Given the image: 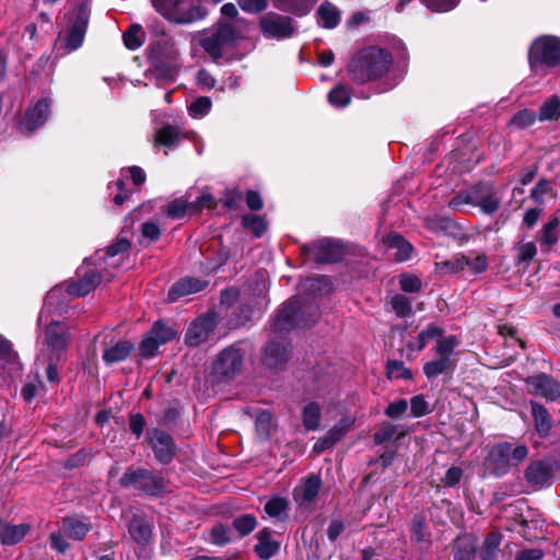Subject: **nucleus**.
I'll return each instance as SVG.
<instances>
[{"mask_svg":"<svg viewBox=\"0 0 560 560\" xmlns=\"http://www.w3.org/2000/svg\"><path fill=\"white\" fill-rule=\"evenodd\" d=\"M78 281L67 284L66 289L62 285L51 289L45 299L44 308L39 314L38 323L43 324L47 320L46 313L60 308L63 302L59 299L65 294L69 296H83L93 291L103 279H110L114 273L107 270L94 257L84 259L82 266L77 271Z\"/></svg>","mask_w":560,"mask_h":560,"instance_id":"obj_1","label":"nucleus"},{"mask_svg":"<svg viewBox=\"0 0 560 560\" xmlns=\"http://www.w3.org/2000/svg\"><path fill=\"white\" fill-rule=\"evenodd\" d=\"M392 63V56L384 49L369 47L352 58L349 65L351 79L364 83L384 74Z\"/></svg>","mask_w":560,"mask_h":560,"instance_id":"obj_2","label":"nucleus"},{"mask_svg":"<svg viewBox=\"0 0 560 560\" xmlns=\"http://www.w3.org/2000/svg\"><path fill=\"white\" fill-rule=\"evenodd\" d=\"M318 317L317 306L302 304L300 298L290 299L278 312L273 330L282 332L292 328H306Z\"/></svg>","mask_w":560,"mask_h":560,"instance_id":"obj_3","label":"nucleus"},{"mask_svg":"<svg viewBox=\"0 0 560 560\" xmlns=\"http://www.w3.org/2000/svg\"><path fill=\"white\" fill-rule=\"evenodd\" d=\"M528 60L536 75H545L547 68L560 63V38L553 36L537 38L529 48Z\"/></svg>","mask_w":560,"mask_h":560,"instance_id":"obj_4","label":"nucleus"},{"mask_svg":"<svg viewBox=\"0 0 560 560\" xmlns=\"http://www.w3.org/2000/svg\"><path fill=\"white\" fill-rule=\"evenodd\" d=\"M459 345L460 340L453 335L439 339L433 349L435 358L423 365L424 375L428 378H434L441 374L454 371L457 364L454 354Z\"/></svg>","mask_w":560,"mask_h":560,"instance_id":"obj_5","label":"nucleus"},{"mask_svg":"<svg viewBox=\"0 0 560 560\" xmlns=\"http://www.w3.org/2000/svg\"><path fill=\"white\" fill-rule=\"evenodd\" d=\"M154 9L171 22L190 24L206 16V11L187 0H151Z\"/></svg>","mask_w":560,"mask_h":560,"instance_id":"obj_6","label":"nucleus"},{"mask_svg":"<svg viewBox=\"0 0 560 560\" xmlns=\"http://www.w3.org/2000/svg\"><path fill=\"white\" fill-rule=\"evenodd\" d=\"M242 36L238 25L219 22L213 33L201 39L202 48L214 59L223 56L225 49L232 47Z\"/></svg>","mask_w":560,"mask_h":560,"instance_id":"obj_7","label":"nucleus"},{"mask_svg":"<svg viewBox=\"0 0 560 560\" xmlns=\"http://www.w3.org/2000/svg\"><path fill=\"white\" fill-rule=\"evenodd\" d=\"M244 352L237 346L223 349L213 361L212 374L218 381H229L235 377L243 368Z\"/></svg>","mask_w":560,"mask_h":560,"instance_id":"obj_8","label":"nucleus"},{"mask_svg":"<svg viewBox=\"0 0 560 560\" xmlns=\"http://www.w3.org/2000/svg\"><path fill=\"white\" fill-rule=\"evenodd\" d=\"M119 482L122 487H135L150 495L159 494L164 490L163 479L144 469L126 471Z\"/></svg>","mask_w":560,"mask_h":560,"instance_id":"obj_9","label":"nucleus"},{"mask_svg":"<svg viewBox=\"0 0 560 560\" xmlns=\"http://www.w3.org/2000/svg\"><path fill=\"white\" fill-rule=\"evenodd\" d=\"M176 337V330L171 326L156 323L145 335L139 347V354L142 358H152L155 355L160 346L173 340Z\"/></svg>","mask_w":560,"mask_h":560,"instance_id":"obj_10","label":"nucleus"},{"mask_svg":"<svg viewBox=\"0 0 560 560\" xmlns=\"http://www.w3.org/2000/svg\"><path fill=\"white\" fill-rule=\"evenodd\" d=\"M70 28L67 35L66 44L70 50L78 49L85 36L89 12L86 8L79 7L69 13Z\"/></svg>","mask_w":560,"mask_h":560,"instance_id":"obj_11","label":"nucleus"},{"mask_svg":"<svg viewBox=\"0 0 560 560\" xmlns=\"http://www.w3.org/2000/svg\"><path fill=\"white\" fill-rule=\"evenodd\" d=\"M260 28L265 37L282 39L290 37L294 28L291 19L276 13H268L260 19Z\"/></svg>","mask_w":560,"mask_h":560,"instance_id":"obj_12","label":"nucleus"},{"mask_svg":"<svg viewBox=\"0 0 560 560\" xmlns=\"http://www.w3.org/2000/svg\"><path fill=\"white\" fill-rule=\"evenodd\" d=\"M50 106L51 101L49 98H42L30 107L20 124L22 132L30 133L43 126L50 115Z\"/></svg>","mask_w":560,"mask_h":560,"instance_id":"obj_13","label":"nucleus"},{"mask_svg":"<svg viewBox=\"0 0 560 560\" xmlns=\"http://www.w3.org/2000/svg\"><path fill=\"white\" fill-rule=\"evenodd\" d=\"M69 340L70 334L65 324L52 320L47 325L45 329V343L57 359L67 348Z\"/></svg>","mask_w":560,"mask_h":560,"instance_id":"obj_14","label":"nucleus"},{"mask_svg":"<svg viewBox=\"0 0 560 560\" xmlns=\"http://www.w3.org/2000/svg\"><path fill=\"white\" fill-rule=\"evenodd\" d=\"M130 247L129 241L124 236H118L117 240L107 247L106 252L97 250L94 255L107 270L110 268L116 269L119 267L124 255Z\"/></svg>","mask_w":560,"mask_h":560,"instance_id":"obj_15","label":"nucleus"},{"mask_svg":"<svg viewBox=\"0 0 560 560\" xmlns=\"http://www.w3.org/2000/svg\"><path fill=\"white\" fill-rule=\"evenodd\" d=\"M476 207L485 214H493L501 205V196L498 189L489 183L476 185Z\"/></svg>","mask_w":560,"mask_h":560,"instance_id":"obj_16","label":"nucleus"},{"mask_svg":"<svg viewBox=\"0 0 560 560\" xmlns=\"http://www.w3.org/2000/svg\"><path fill=\"white\" fill-rule=\"evenodd\" d=\"M149 436L156 459L163 464L171 463L175 455V444L172 436L156 429L150 431Z\"/></svg>","mask_w":560,"mask_h":560,"instance_id":"obj_17","label":"nucleus"},{"mask_svg":"<svg viewBox=\"0 0 560 560\" xmlns=\"http://www.w3.org/2000/svg\"><path fill=\"white\" fill-rule=\"evenodd\" d=\"M214 327L215 318L213 315L198 317L187 330L186 343L190 347L203 343L214 330Z\"/></svg>","mask_w":560,"mask_h":560,"instance_id":"obj_18","label":"nucleus"},{"mask_svg":"<svg viewBox=\"0 0 560 560\" xmlns=\"http://www.w3.org/2000/svg\"><path fill=\"white\" fill-rule=\"evenodd\" d=\"M527 384L532 387V393L549 400H556L560 397V384L547 374H538L527 378Z\"/></svg>","mask_w":560,"mask_h":560,"instance_id":"obj_19","label":"nucleus"},{"mask_svg":"<svg viewBox=\"0 0 560 560\" xmlns=\"http://www.w3.org/2000/svg\"><path fill=\"white\" fill-rule=\"evenodd\" d=\"M509 450L510 443L503 442L494 445L489 452L488 460L497 476H502L514 466Z\"/></svg>","mask_w":560,"mask_h":560,"instance_id":"obj_20","label":"nucleus"},{"mask_svg":"<svg viewBox=\"0 0 560 560\" xmlns=\"http://www.w3.org/2000/svg\"><path fill=\"white\" fill-rule=\"evenodd\" d=\"M322 481L316 475L308 476L301 485L293 490V498L301 506H307L316 499Z\"/></svg>","mask_w":560,"mask_h":560,"instance_id":"obj_21","label":"nucleus"},{"mask_svg":"<svg viewBox=\"0 0 560 560\" xmlns=\"http://www.w3.org/2000/svg\"><path fill=\"white\" fill-rule=\"evenodd\" d=\"M536 238L540 243L541 252L549 253L560 240L559 218L552 217L547 223H545Z\"/></svg>","mask_w":560,"mask_h":560,"instance_id":"obj_22","label":"nucleus"},{"mask_svg":"<svg viewBox=\"0 0 560 560\" xmlns=\"http://www.w3.org/2000/svg\"><path fill=\"white\" fill-rule=\"evenodd\" d=\"M208 282L196 278L186 277L175 282L168 292V300L174 302L179 298L198 293L207 287Z\"/></svg>","mask_w":560,"mask_h":560,"instance_id":"obj_23","label":"nucleus"},{"mask_svg":"<svg viewBox=\"0 0 560 560\" xmlns=\"http://www.w3.org/2000/svg\"><path fill=\"white\" fill-rule=\"evenodd\" d=\"M315 258L322 262H336L343 257V247L339 242L324 240L316 244Z\"/></svg>","mask_w":560,"mask_h":560,"instance_id":"obj_24","label":"nucleus"},{"mask_svg":"<svg viewBox=\"0 0 560 560\" xmlns=\"http://www.w3.org/2000/svg\"><path fill=\"white\" fill-rule=\"evenodd\" d=\"M279 549L280 544L271 538V532L269 528H262L258 532L255 552L260 559H270L279 551Z\"/></svg>","mask_w":560,"mask_h":560,"instance_id":"obj_25","label":"nucleus"},{"mask_svg":"<svg viewBox=\"0 0 560 560\" xmlns=\"http://www.w3.org/2000/svg\"><path fill=\"white\" fill-rule=\"evenodd\" d=\"M28 530L30 526L25 523L14 525L0 521V541L2 545H15L25 537Z\"/></svg>","mask_w":560,"mask_h":560,"instance_id":"obj_26","label":"nucleus"},{"mask_svg":"<svg viewBox=\"0 0 560 560\" xmlns=\"http://www.w3.org/2000/svg\"><path fill=\"white\" fill-rule=\"evenodd\" d=\"M289 358V350L285 345L281 342H270L265 348L262 355L264 363L272 369L282 365Z\"/></svg>","mask_w":560,"mask_h":560,"instance_id":"obj_27","label":"nucleus"},{"mask_svg":"<svg viewBox=\"0 0 560 560\" xmlns=\"http://www.w3.org/2000/svg\"><path fill=\"white\" fill-rule=\"evenodd\" d=\"M388 250L393 253L390 256L397 261H405L411 257L412 246L398 234H390L385 238Z\"/></svg>","mask_w":560,"mask_h":560,"instance_id":"obj_28","label":"nucleus"},{"mask_svg":"<svg viewBox=\"0 0 560 560\" xmlns=\"http://www.w3.org/2000/svg\"><path fill=\"white\" fill-rule=\"evenodd\" d=\"M128 530L131 538L139 545H145L151 538V526L140 514L132 516Z\"/></svg>","mask_w":560,"mask_h":560,"instance_id":"obj_29","label":"nucleus"},{"mask_svg":"<svg viewBox=\"0 0 560 560\" xmlns=\"http://www.w3.org/2000/svg\"><path fill=\"white\" fill-rule=\"evenodd\" d=\"M11 373L19 370L18 355L12 350L9 340L0 335V374Z\"/></svg>","mask_w":560,"mask_h":560,"instance_id":"obj_30","label":"nucleus"},{"mask_svg":"<svg viewBox=\"0 0 560 560\" xmlns=\"http://www.w3.org/2000/svg\"><path fill=\"white\" fill-rule=\"evenodd\" d=\"M133 346L127 340H119L113 346L104 349L103 360L106 364H114L124 361L131 352Z\"/></svg>","mask_w":560,"mask_h":560,"instance_id":"obj_31","label":"nucleus"},{"mask_svg":"<svg viewBox=\"0 0 560 560\" xmlns=\"http://www.w3.org/2000/svg\"><path fill=\"white\" fill-rule=\"evenodd\" d=\"M322 407L318 402L311 401L302 410V422L307 431H317L320 427Z\"/></svg>","mask_w":560,"mask_h":560,"instance_id":"obj_32","label":"nucleus"},{"mask_svg":"<svg viewBox=\"0 0 560 560\" xmlns=\"http://www.w3.org/2000/svg\"><path fill=\"white\" fill-rule=\"evenodd\" d=\"M318 24L325 28H334L340 22L339 10L329 2H324L317 10Z\"/></svg>","mask_w":560,"mask_h":560,"instance_id":"obj_33","label":"nucleus"},{"mask_svg":"<svg viewBox=\"0 0 560 560\" xmlns=\"http://www.w3.org/2000/svg\"><path fill=\"white\" fill-rule=\"evenodd\" d=\"M525 477L529 483L542 486L549 480L550 470L542 462H536L527 467Z\"/></svg>","mask_w":560,"mask_h":560,"instance_id":"obj_34","label":"nucleus"},{"mask_svg":"<svg viewBox=\"0 0 560 560\" xmlns=\"http://www.w3.org/2000/svg\"><path fill=\"white\" fill-rule=\"evenodd\" d=\"M532 413L536 430L541 436H546L551 429V420L547 409L538 402H532Z\"/></svg>","mask_w":560,"mask_h":560,"instance_id":"obj_35","label":"nucleus"},{"mask_svg":"<svg viewBox=\"0 0 560 560\" xmlns=\"http://www.w3.org/2000/svg\"><path fill=\"white\" fill-rule=\"evenodd\" d=\"M406 432L401 425L392 423H384L374 433L373 439L376 444H383L385 442L395 441L405 436Z\"/></svg>","mask_w":560,"mask_h":560,"instance_id":"obj_36","label":"nucleus"},{"mask_svg":"<svg viewBox=\"0 0 560 560\" xmlns=\"http://www.w3.org/2000/svg\"><path fill=\"white\" fill-rule=\"evenodd\" d=\"M514 250L516 264L524 268L528 267L537 254V247L534 242H520L515 245Z\"/></svg>","mask_w":560,"mask_h":560,"instance_id":"obj_37","label":"nucleus"},{"mask_svg":"<svg viewBox=\"0 0 560 560\" xmlns=\"http://www.w3.org/2000/svg\"><path fill=\"white\" fill-rule=\"evenodd\" d=\"M91 525L75 518H67L63 521V533L75 540H81L90 532Z\"/></svg>","mask_w":560,"mask_h":560,"instance_id":"obj_38","label":"nucleus"},{"mask_svg":"<svg viewBox=\"0 0 560 560\" xmlns=\"http://www.w3.org/2000/svg\"><path fill=\"white\" fill-rule=\"evenodd\" d=\"M179 139V130L174 126L167 125L155 132L154 145L175 147Z\"/></svg>","mask_w":560,"mask_h":560,"instance_id":"obj_39","label":"nucleus"},{"mask_svg":"<svg viewBox=\"0 0 560 560\" xmlns=\"http://www.w3.org/2000/svg\"><path fill=\"white\" fill-rule=\"evenodd\" d=\"M442 335L443 329L441 327L430 324L419 332L415 342L409 343V348L416 351H421L430 340L441 337Z\"/></svg>","mask_w":560,"mask_h":560,"instance_id":"obj_40","label":"nucleus"},{"mask_svg":"<svg viewBox=\"0 0 560 560\" xmlns=\"http://www.w3.org/2000/svg\"><path fill=\"white\" fill-rule=\"evenodd\" d=\"M500 544V535L498 533H490L486 537L480 550L481 560H497Z\"/></svg>","mask_w":560,"mask_h":560,"instance_id":"obj_41","label":"nucleus"},{"mask_svg":"<svg viewBox=\"0 0 560 560\" xmlns=\"http://www.w3.org/2000/svg\"><path fill=\"white\" fill-rule=\"evenodd\" d=\"M476 185L470 189L458 192L448 201V207L453 211H463L464 206L476 207Z\"/></svg>","mask_w":560,"mask_h":560,"instance_id":"obj_42","label":"nucleus"},{"mask_svg":"<svg viewBox=\"0 0 560 560\" xmlns=\"http://www.w3.org/2000/svg\"><path fill=\"white\" fill-rule=\"evenodd\" d=\"M560 118V97L552 96L545 101L539 108L538 119L540 121Z\"/></svg>","mask_w":560,"mask_h":560,"instance_id":"obj_43","label":"nucleus"},{"mask_svg":"<svg viewBox=\"0 0 560 560\" xmlns=\"http://www.w3.org/2000/svg\"><path fill=\"white\" fill-rule=\"evenodd\" d=\"M488 268V258L485 254L466 255L465 269L470 275H478Z\"/></svg>","mask_w":560,"mask_h":560,"instance_id":"obj_44","label":"nucleus"},{"mask_svg":"<svg viewBox=\"0 0 560 560\" xmlns=\"http://www.w3.org/2000/svg\"><path fill=\"white\" fill-rule=\"evenodd\" d=\"M188 212H195L192 210L191 202L184 198H177L171 201L166 207V213L173 219H180Z\"/></svg>","mask_w":560,"mask_h":560,"instance_id":"obj_45","label":"nucleus"},{"mask_svg":"<svg viewBox=\"0 0 560 560\" xmlns=\"http://www.w3.org/2000/svg\"><path fill=\"white\" fill-rule=\"evenodd\" d=\"M126 47L130 50L138 49L144 43V33L140 25H132L122 35Z\"/></svg>","mask_w":560,"mask_h":560,"instance_id":"obj_46","label":"nucleus"},{"mask_svg":"<svg viewBox=\"0 0 560 560\" xmlns=\"http://www.w3.org/2000/svg\"><path fill=\"white\" fill-rule=\"evenodd\" d=\"M353 424L354 418L345 416L326 433L337 443L349 432Z\"/></svg>","mask_w":560,"mask_h":560,"instance_id":"obj_47","label":"nucleus"},{"mask_svg":"<svg viewBox=\"0 0 560 560\" xmlns=\"http://www.w3.org/2000/svg\"><path fill=\"white\" fill-rule=\"evenodd\" d=\"M256 525L257 520L252 514H244L233 520V527L242 537L250 534Z\"/></svg>","mask_w":560,"mask_h":560,"instance_id":"obj_48","label":"nucleus"},{"mask_svg":"<svg viewBox=\"0 0 560 560\" xmlns=\"http://www.w3.org/2000/svg\"><path fill=\"white\" fill-rule=\"evenodd\" d=\"M211 106L212 102L210 97L200 96L188 106V113L192 118L200 119L210 112Z\"/></svg>","mask_w":560,"mask_h":560,"instance_id":"obj_49","label":"nucleus"},{"mask_svg":"<svg viewBox=\"0 0 560 560\" xmlns=\"http://www.w3.org/2000/svg\"><path fill=\"white\" fill-rule=\"evenodd\" d=\"M288 510V501L280 497L271 498L265 505V511L270 517L282 518Z\"/></svg>","mask_w":560,"mask_h":560,"instance_id":"obj_50","label":"nucleus"},{"mask_svg":"<svg viewBox=\"0 0 560 560\" xmlns=\"http://www.w3.org/2000/svg\"><path fill=\"white\" fill-rule=\"evenodd\" d=\"M351 101L350 92L339 84L328 93V102L334 107H346Z\"/></svg>","mask_w":560,"mask_h":560,"instance_id":"obj_51","label":"nucleus"},{"mask_svg":"<svg viewBox=\"0 0 560 560\" xmlns=\"http://www.w3.org/2000/svg\"><path fill=\"white\" fill-rule=\"evenodd\" d=\"M390 306L398 317H406L412 313L411 301L401 294H395L390 299Z\"/></svg>","mask_w":560,"mask_h":560,"instance_id":"obj_52","label":"nucleus"},{"mask_svg":"<svg viewBox=\"0 0 560 560\" xmlns=\"http://www.w3.org/2000/svg\"><path fill=\"white\" fill-rule=\"evenodd\" d=\"M243 225L252 231L257 237L261 236L267 230V223L258 215L246 214L242 219Z\"/></svg>","mask_w":560,"mask_h":560,"instance_id":"obj_53","label":"nucleus"},{"mask_svg":"<svg viewBox=\"0 0 560 560\" xmlns=\"http://www.w3.org/2000/svg\"><path fill=\"white\" fill-rule=\"evenodd\" d=\"M537 115L530 109H522L517 112L510 120V124L516 128H526L535 124Z\"/></svg>","mask_w":560,"mask_h":560,"instance_id":"obj_54","label":"nucleus"},{"mask_svg":"<svg viewBox=\"0 0 560 560\" xmlns=\"http://www.w3.org/2000/svg\"><path fill=\"white\" fill-rule=\"evenodd\" d=\"M386 373L388 378L409 380L412 376L410 370L405 366L404 362L397 360L388 361Z\"/></svg>","mask_w":560,"mask_h":560,"instance_id":"obj_55","label":"nucleus"},{"mask_svg":"<svg viewBox=\"0 0 560 560\" xmlns=\"http://www.w3.org/2000/svg\"><path fill=\"white\" fill-rule=\"evenodd\" d=\"M466 255H459L451 260L439 264V269L444 273H458L466 271L465 269Z\"/></svg>","mask_w":560,"mask_h":560,"instance_id":"obj_56","label":"nucleus"},{"mask_svg":"<svg viewBox=\"0 0 560 560\" xmlns=\"http://www.w3.org/2000/svg\"><path fill=\"white\" fill-rule=\"evenodd\" d=\"M210 539L212 544L223 546L231 540V529L223 524H217L210 532Z\"/></svg>","mask_w":560,"mask_h":560,"instance_id":"obj_57","label":"nucleus"},{"mask_svg":"<svg viewBox=\"0 0 560 560\" xmlns=\"http://www.w3.org/2000/svg\"><path fill=\"white\" fill-rule=\"evenodd\" d=\"M399 285L404 292L415 293L421 290V281L417 276L402 273L399 276Z\"/></svg>","mask_w":560,"mask_h":560,"instance_id":"obj_58","label":"nucleus"},{"mask_svg":"<svg viewBox=\"0 0 560 560\" xmlns=\"http://www.w3.org/2000/svg\"><path fill=\"white\" fill-rule=\"evenodd\" d=\"M255 425L259 435L268 436L271 427V413L265 410L259 411L256 415Z\"/></svg>","mask_w":560,"mask_h":560,"instance_id":"obj_59","label":"nucleus"},{"mask_svg":"<svg viewBox=\"0 0 560 560\" xmlns=\"http://www.w3.org/2000/svg\"><path fill=\"white\" fill-rule=\"evenodd\" d=\"M422 2L432 11L447 12L457 5L458 0H422Z\"/></svg>","mask_w":560,"mask_h":560,"instance_id":"obj_60","label":"nucleus"},{"mask_svg":"<svg viewBox=\"0 0 560 560\" xmlns=\"http://www.w3.org/2000/svg\"><path fill=\"white\" fill-rule=\"evenodd\" d=\"M408 408V401L406 399H399L388 405L385 410V415L392 419L399 418L402 416Z\"/></svg>","mask_w":560,"mask_h":560,"instance_id":"obj_61","label":"nucleus"},{"mask_svg":"<svg viewBox=\"0 0 560 560\" xmlns=\"http://www.w3.org/2000/svg\"><path fill=\"white\" fill-rule=\"evenodd\" d=\"M463 477V469L456 466H453L447 469L442 479L445 487H455Z\"/></svg>","mask_w":560,"mask_h":560,"instance_id":"obj_62","label":"nucleus"},{"mask_svg":"<svg viewBox=\"0 0 560 560\" xmlns=\"http://www.w3.org/2000/svg\"><path fill=\"white\" fill-rule=\"evenodd\" d=\"M411 412L415 417H422L429 412L428 402L422 396H415L410 400Z\"/></svg>","mask_w":560,"mask_h":560,"instance_id":"obj_63","label":"nucleus"},{"mask_svg":"<svg viewBox=\"0 0 560 560\" xmlns=\"http://www.w3.org/2000/svg\"><path fill=\"white\" fill-rule=\"evenodd\" d=\"M129 427L131 432L136 434L137 438H140L145 427V420L143 416L141 413L130 415Z\"/></svg>","mask_w":560,"mask_h":560,"instance_id":"obj_64","label":"nucleus"}]
</instances>
